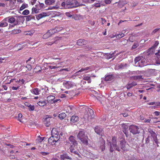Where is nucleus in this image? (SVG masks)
Listing matches in <instances>:
<instances>
[{
    "label": "nucleus",
    "instance_id": "obj_27",
    "mask_svg": "<svg viewBox=\"0 0 160 160\" xmlns=\"http://www.w3.org/2000/svg\"><path fill=\"white\" fill-rule=\"evenodd\" d=\"M52 136H57L58 135L59 132L58 131H57L56 129L55 128H53L52 131Z\"/></svg>",
    "mask_w": 160,
    "mask_h": 160
},
{
    "label": "nucleus",
    "instance_id": "obj_51",
    "mask_svg": "<svg viewBox=\"0 0 160 160\" xmlns=\"http://www.w3.org/2000/svg\"><path fill=\"white\" fill-rule=\"evenodd\" d=\"M83 79L85 80H88L90 79V77L84 75L83 76Z\"/></svg>",
    "mask_w": 160,
    "mask_h": 160
},
{
    "label": "nucleus",
    "instance_id": "obj_13",
    "mask_svg": "<svg viewBox=\"0 0 160 160\" xmlns=\"http://www.w3.org/2000/svg\"><path fill=\"white\" fill-rule=\"evenodd\" d=\"M69 140L71 144L74 145H77L78 144L77 142L75 139V137L72 136H71L69 137Z\"/></svg>",
    "mask_w": 160,
    "mask_h": 160
},
{
    "label": "nucleus",
    "instance_id": "obj_38",
    "mask_svg": "<svg viewBox=\"0 0 160 160\" xmlns=\"http://www.w3.org/2000/svg\"><path fill=\"white\" fill-rule=\"evenodd\" d=\"M66 117V114L65 113L63 112L59 114L58 117L61 119H62Z\"/></svg>",
    "mask_w": 160,
    "mask_h": 160
},
{
    "label": "nucleus",
    "instance_id": "obj_64",
    "mask_svg": "<svg viewBox=\"0 0 160 160\" xmlns=\"http://www.w3.org/2000/svg\"><path fill=\"white\" fill-rule=\"evenodd\" d=\"M10 3L12 4H14L16 2V0H10Z\"/></svg>",
    "mask_w": 160,
    "mask_h": 160
},
{
    "label": "nucleus",
    "instance_id": "obj_39",
    "mask_svg": "<svg viewBox=\"0 0 160 160\" xmlns=\"http://www.w3.org/2000/svg\"><path fill=\"white\" fill-rule=\"evenodd\" d=\"M21 32L20 30L19 29H14V30L12 31V33L13 34H16L19 33Z\"/></svg>",
    "mask_w": 160,
    "mask_h": 160
},
{
    "label": "nucleus",
    "instance_id": "obj_1",
    "mask_svg": "<svg viewBox=\"0 0 160 160\" xmlns=\"http://www.w3.org/2000/svg\"><path fill=\"white\" fill-rule=\"evenodd\" d=\"M7 21L10 24L9 27V28H12L18 24L19 20H20L21 22L24 21V18L22 16H20L16 20L15 18L12 16L9 17L5 18Z\"/></svg>",
    "mask_w": 160,
    "mask_h": 160
},
{
    "label": "nucleus",
    "instance_id": "obj_58",
    "mask_svg": "<svg viewBox=\"0 0 160 160\" xmlns=\"http://www.w3.org/2000/svg\"><path fill=\"white\" fill-rule=\"evenodd\" d=\"M20 86H18L17 87H15L14 86H13L12 88V90H17L20 87Z\"/></svg>",
    "mask_w": 160,
    "mask_h": 160
},
{
    "label": "nucleus",
    "instance_id": "obj_14",
    "mask_svg": "<svg viewBox=\"0 0 160 160\" xmlns=\"http://www.w3.org/2000/svg\"><path fill=\"white\" fill-rule=\"evenodd\" d=\"M79 120L78 116L75 115L72 116L71 118L70 122L72 123H73L77 122Z\"/></svg>",
    "mask_w": 160,
    "mask_h": 160
},
{
    "label": "nucleus",
    "instance_id": "obj_32",
    "mask_svg": "<svg viewBox=\"0 0 160 160\" xmlns=\"http://www.w3.org/2000/svg\"><path fill=\"white\" fill-rule=\"evenodd\" d=\"M61 158L63 160H64L65 159H71V158L70 157H69L67 154H64L61 155Z\"/></svg>",
    "mask_w": 160,
    "mask_h": 160
},
{
    "label": "nucleus",
    "instance_id": "obj_19",
    "mask_svg": "<svg viewBox=\"0 0 160 160\" xmlns=\"http://www.w3.org/2000/svg\"><path fill=\"white\" fill-rule=\"evenodd\" d=\"M122 127L123 129V132L126 134L128 128V124H123L122 125Z\"/></svg>",
    "mask_w": 160,
    "mask_h": 160
},
{
    "label": "nucleus",
    "instance_id": "obj_2",
    "mask_svg": "<svg viewBox=\"0 0 160 160\" xmlns=\"http://www.w3.org/2000/svg\"><path fill=\"white\" fill-rule=\"evenodd\" d=\"M77 138L80 141V143L85 145H88V140H90L87 135H85L84 131H80L77 135Z\"/></svg>",
    "mask_w": 160,
    "mask_h": 160
},
{
    "label": "nucleus",
    "instance_id": "obj_9",
    "mask_svg": "<svg viewBox=\"0 0 160 160\" xmlns=\"http://www.w3.org/2000/svg\"><path fill=\"white\" fill-rule=\"evenodd\" d=\"M41 9L38 4L36 5L32 8V13H37Z\"/></svg>",
    "mask_w": 160,
    "mask_h": 160
},
{
    "label": "nucleus",
    "instance_id": "obj_53",
    "mask_svg": "<svg viewBox=\"0 0 160 160\" xmlns=\"http://www.w3.org/2000/svg\"><path fill=\"white\" fill-rule=\"evenodd\" d=\"M54 139L55 143H56V142H57L59 139L58 135H57V136H54Z\"/></svg>",
    "mask_w": 160,
    "mask_h": 160
},
{
    "label": "nucleus",
    "instance_id": "obj_11",
    "mask_svg": "<svg viewBox=\"0 0 160 160\" xmlns=\"http://www.w3.org/2000/svg\"><path fill=\"white\" fill-rule=\"evenodd\" d=\"M94 131L97 134L102 135L103 129L100 127L97 126L94 128Z\"/></svg>",
    "mask_w": 160,
    "mask_h": 160
},
{
    "label": "nucleus",
    "instance_id": "obj_45",
    "mask_svg": "<svg viewBox=\"0 0 160 160\" xmlns=\"http://www.w3.org/2000/svg\"><path fill=\"white\" fill-rule=\"evenodd\" d=\"M149 132L151 134V135L152 137H155V136H157V134L155 133V132L153 131L152 130H150L149 131Z\"/></svg>",
    "mask_w": 160,
    "mask_h": 160
},
{
    "label": "nucleus",
    "instance_id": "obj_4",
    "mask_svg": "<svg viewBox=\"0 0 160 160\" xmlns=\"http://www.w3.org/2000/svg\"><path fill=\"white\" fill-rule=\"evenodd\" d=\"M139 128L137 126L131 125L129 127L130 132L133 134H136L140 133Z\"/></svg>",
    "mask_w": 160,
    "mask_h": 160
},
{
    "label": "nucleus",
    "instance_id": "obj_42",
    "mask_svg": "<svg viewBox=\"0 0 160 160\" xmlns=\"http://www.w3.org/2000/svg\"><path fill=\"white\" fill-rule=\"evenodd\" d=\"M139 43L138 42H135L132 47V49H133L136 48L139 46Z\"/></svg>",
    "mask_w": 160,
    "mask_h": 160
},
{
    "label": "nucleus",
    "instance_id": "obj_49",
    "mask_svg": "<svg viewBox=\"0 0 160 160\" xmlns=\"http://www.w3.org/2000/svg\"><path fill=\"white\" fill-rule=\"evenodd\" d=\"M142 60V62H140V64H138V66L139 67H142L145 65V61L144 60Z\"/></svg>",
    "mask_w": 160,
    "mask_h": 160
},
{
    "label": "nucleus",
    "instance_id": "obj_35",
    "mask_svg": "<svg viewBox=\"0 0 160 160\" xmlns=\"http://www.w3.org/2000/svg\"><path fill=\"white\" fill-rule=\"evenodd\" d=\"M7 60V58L0 57V64L5 63Z\"/></svg>",
    "mask_w": 160,
    "mask_h": 160
},
{
    "label": "nucleus",
    "instance_id": "obj_43",
    "mask_svg": "<svg viewBox=\"0 0 160 160\" xmlns=\"http://www.w3.org/2000/svg\"><path fill=\"white\" fill-rule=\"evenodd\" d=\"M117 38H120L124 36V34L123 33H121L117 35L116 36Z\"/></svg>",
    "mask_w": 160,
    "mask_h": 160
},
{
    "label": "nucleus",
    "instance_id": "obj_23",
    "mask_svg": "<svg viewBox=\"0 0 160 160\" xmlns=\"http://www.w3.org/2000/svg\"><path fill=\"white\" fill-rule=\"evenodd\" d=\"M48 143L52 145L55 144V143L54 141V137L52 136L48 139Z\"/></svg>",
    "mask_w": 160,
    "mask_h": 160
},
{
    "label": "nucleus",
    "instance_id": "obj_34",
    "mask_svg": "<svg viewBox=\"0 0 160 160\" xmlns=\"http://www.w3.org/2000/svg\"><path fill=\"white\" fill-rule=\"evenodd\" d=\"M91 68V67H86L84 68H82L80 70H79L77 72H83L85 71H87V70H88L90 69Z\"/></svg>",
    "mask_w": 160,
    "mask_h": 160
},
{
    "label": "nucleus",
    "instance_id": "obj_5",
    "mask_svg": "<svg viewBox=\"0 0 160 160\" xmlns=\"http://www.w3.org/2000/svg\"><path fill=\"white\" fill-rule=\"evenodd\" d=\"M52 119V118L48 115H46L43 118V122L46 127H49L51 124Z\"/></svg>",
    "mask_w": 160,
    "mask_h": 160
},
{
    "label": "nucleus",
    "instance_id": "obj_6",
    "mask_svg": "<svg viewBox=\"0 0 160 160\" xmlns=\"http://www.w3.org/2000/svg\"><path fill=\"white\" fill-rule=\"evenodd\" d=\"M120 145L123 151H127L128 150L129 145L124 139L121 141Z\"/></svg>",
    "mask_w": 160,
    "mask_h": 160
},
{
    "label": "nucleus",
    "instance_id": "obj_44",
    "mask_svg": "<svg viewBox=\"0 0 160 160\" xmlns=\"http://www.w3.org/2000/svg\"><path fill=\"white\" fill-rule=\"evenodd\" d=\"M28 107V110L29 111H33L35 108V106L34 105H32L31 104L30 105H29V106Z\"/></svg>",
    "mask_w": 160,
    "mask_h": 160
},
{
    "label": "nucleus",
    "instance_id": "obj_25",
    "mask_svg": "<svg viewBox=\"0 0 160 160\" xmlns=\"http://www.w3.org/2000/svg\"><path fill=\"white\" fill-rule=\"evenodd\" d=\"M113 78V76L112 75H109L106 76L104 78V80L106 81H110L112 80Z\"/></svg>",
    "mask_w": 160,
    "mask_h": 160
},
{
    "label": "nucleus",
    "instance_id": "obj_47",
    "mask_svg": "<svg viewBox=\"0 0 160 160\" xmlns=\"http://www.w3.org/2000/svg\"><path fill=\"white\" fill-rule=\"evenodd\" d=\"M50 36V34H49L48 32L47 33L43 35V39H47Z\"/></svg>",
    "mask_w": 160,
    "mask_h": 160
},
{
    "label": "nucleus",
    "instance_id": "obj_22",
    "mask_svg": "<svg viewBox=\"0 0 160 160\" xmlns=\"http://www.w3.org/2000/svg\"><path fill=\"white\" fill-rule=\"evenodd\" d=\"M137 85V83L135 82H133L131 83L128 84L126 86L127 88L128 89H130L133 86H134Z\"/></svg>",
    "mask_w": 160,
    "mask_h": 160
},
{
    "label": "nucleus",
    "instance_id": "obj_17",
    "mask_svg": "<svg viewBox=\"0 0 160 160\" xmlns=\"http://www.w3.org/2000/svg\"><path fill=\"white\" fill-rule=\"evenodd\" d=\"M35 61L34 59L31 57L26 61V62L27 64H30L32 66L34 64Z\"/></svg>",
    "mask_w": 160,
    "mask_h": 160
},
{
    "label": "nucleus",
    "instance_id": "obj_24",
    "mask_svg": "<svg viewBox=\"0 0 160 160\" xmlns=\"http://www.w3.org/2000/svg\"><path fill=\"white\" fill-rule=\"evenodd\" d=\"M55 2L54 0H45V3L48 5H50L53 4Z\"/></svg>",
    "mask_w": 160,
    "mask_h": 160
},
{
    "label": "nucleus",
    "instance_id": "obj_7",
    "mask_svg": "<svg viewBox=\"0 0 160 160\" xmlns=\"http://www.w3.org/2000/svg\"><path fill=\"white\" fill-rule=\"evenodd\" d=\"M117 138L115 137H112V142L110 144H112L114 149L118 151H120V148L117 146Z\"/></svg>",
    "mask_w": 160,
    "mask_h": 160
},
{
    "label": "nucleus",
    "instance_id": "obj_62",
    "mask_svg": "<svg viewBox=\"0 0 160 160\" xmlns=\"http://www.w3.org/2000/svg\"><path fill=\"white\" fill-rule=\"evenodd\" d=\"M54 43H55V42H49L46 43V44L48 45H51Z\"/></svg>",
    "mask_w": 160,
    "mask_h": 160
},
{
    "label": "nucleus",
    "instance_id": "obj_8",
    "mask_svg": "<svg viewBox=\"0 0 160 160\" xmlns=\"http://www.w3.org/2000/svg\"><path fill=\"white\" fill-rule=\"evenodd\" d=\"M63 84L67 88L69 89L73 86V83L70 81H64Z\"/></svg>",
    "mask_w": 160,
    "mask_h": 160
},
{
    "label": "nucleus",
    "instance_id": "obj_48",
    "mask_svg": "<svg viewBox=\"0 0 160 160\" xmlns=\"http://www.w3.org/2000/svg\"><path fill=\"white\" fill-rule=\"evenodd\" d=\"M32 65H30V64H27L26 68L27 69L29 70H31L32 69Z\"/></svg>",
    "mask_w": 160,
    "mask_h": 160
},
{
    "label": "nucleus",
    "instance_id": "obj_37",
    "mask_svg": "<svg viewBox=\"0 0 160 160\" xmlns=\"http://www.w3.org/2000/svg\"><path fill=\"white\" fill-rule=\"evenodd\" d=\"M43 139L44 138L41 137L40 136H38L36 139V141L37 142H41Z\"/></svg>",
    "mask_w": 160,
    "mask_h": 160
},
{
    "label": "nucleus",
    "instance_id": "obj_63",
    "mask_svg": "<svg viewBox=\"0 0 160 160\" xmlns=\"http://www.w3.org/2000/svg\"><path fill=\"white\" fill-rule=\"evenodd\" d=\"M94 6L96 8H98L100 7V3H95Z\"/></svg>",
    "mask_w": 160,
    "mask_h": 160
},
{
    "label": "nucleus",
    "instance_id": "obj_54",
    "mask_svg": "<svg viewBox=\"0 0 160 160\" xmlns=\"http://www.w3.org/2000/svg\"><path fill=\"white\" fill-rule=\"evenodd\" d=\"M33 32L32 33L31 31H29L28 32H24V34L26 35H32Z\"/></svg>",
    "mask_w": 160,
    "mask_h": 160
},
{
    "label": "nucleus",
    "instance_id": "obj_15",
    "mask_svg": "<svg viewBox=\"0 0 160 160\" xmlns=\"http://www.w3.org/2000/svg\"><path fill=\"white\" fill-rule=\"evenodd\" d=\"M7 19L5 18L1 22H0V27L3 28L8 26V23L7 22Z\"/></svg>",
    "mask_w": 160,
    "mask_h": 160
},
{
    "label": "nucleus",
    "instance_id": "obj_61",
    "mask_svg": "<svg viewBox=\"0 0 160 160\" xmlns=\"http://www.w3.org/2000/svg\"><path fill=\"white\" fill-rule=\"evenodd\" d=\"M66 15L68 17H72V15L69 12H66L65 13Z\"/></svg>",
    "mask_w": 160,
    "mask_h": 160
},
{
    "label": "nucleus",
    "instance_id": "obj_57",
    "mask_svg": "<svg viewBox=\"0 0 160 160\" xmlns=\"http://www.w3.org/2000/svg\"><path fill=\"white\" fill-rule=\"evenodd\" d=\"M22 115L21 113H19L18 115V120L20 122H21V118H22Z\"/></svg>",
    "mask_w": 160,
    "mask_h": 160
},
{
    "label": "nucleus",
    "instance_id": "obj_60",
    "mask_svg": "<svg viewBox=\"0 0 160 160\" xmlns=\"http://www.w3.org/2000/svg\"><path fill=\"white\" fill-rule=\"evenodd\" d=\"M160 28H156L155 29H154L153 31L152 32V34H154L155 33H156L157 32Z\"/></svg>",
    "mask_w": 160,
    "mask_h": 160
},
{
    "label": "nucleus",
    "instance_id": "obj_52",
    "mask_svg": "<svg viewBox=\"0 0 160 160\" xmlns=\"http://www.w3.org/2000/svg\"><path fill=\"white\" fill-rule=\"evenodd\" d=\"M38 5L40 6V7L41 9L45 8V7L43 3L39 2Z\"/></svg>",
    "mask_w": 160,
    "mask_h": 160
},
{
    "label": "nucleus",
    "instance_id": "obj_46",
    "mask_svg": "<svg viewBox=\"0 0 160 160\" xmlns=\"http://www.w3.org/2000/svg\"><path fill=\"white\" fill-rule=\"evenodd\" d=\"M55 30H56V32H58L59 31H61L63 29L62 27H56L55 28Z\"/></svg>",
    "mask_w": 160,
    "mask_h": 160
},
{
    "label": "nucleus",
    "instance_id": "obj_20",
    "mask_svg": "<svg viewBox=\"0 0 160 160\" xmlns=\"http://www.w3.org/2000/svg\"><path fill=\"white\" fill-rule=\"evenodd\" d=\"M55 64L54 62L52 63H48V67L51 69L56 68H58V67L54 65Z\"/></svg>",
    "mask_w": 160,
    "mask_h": 160
},
{
    "label": "nucleus",
    "instance_id": "obj_50",
    "mask_svg": "<svg viewBox=\"0 0 160 160\" xmlns=\"http://www.w3.org/2000/svg\"><path fill=\"white\" fill-rule=\"evenodd\" d=\"M29 12L28 10L26 9L24 10L22 12V14L23 15H27L29 13Z\"/></svg>",
    "mask_w": 160,
    "mask_h": 160
},
{
    "label": "nucleus",
    "instance_id": "obj_55",
    "mask_svg": "<svg viewBox=\"0 0 160 160\" xmlns=\"http://www.w3.org/2000/svg\"><path fill=\"white\" fill-rule=\"evenodd\" d=\"M152 138H153V140L155 141V142L156 144H158V141L157 137V136H155V137H153Z\"/></svg>",
    "mask_w": 160,
    "mask_h": 160
},
{
    "label": "nucleus",
    "instance_id": "obj_36",
    "mask_svg": "<svg viewBox=\"0 0 160 160\" xmlns=\"http://www.w3.org/2000/svg\"><path fill=\"white\" fill-rule=\"evenodd\" d=\"M48 32L51 36L52 35L54 34L55 33H56V30H55V28H52L48 30Z\"/></svg>",
    "mask_w": 160,
    "mask_h": 160
},
{
    "label": "nucleus",
    "instance_id": "obj_3",
    "mask_svg": "<svg viewBox=\"0 0 160 160\" xmlns=\"http://www.w3.org/2000/svg\"><path fill=\"white\" fill-rule=\"evenodd\" d=\"M79 6V3L76 0H70L68 1L66 4V7L68 8H75Z\"/></svg>",
    "mask_w": 160,
    "mask_h": 160
},
{
    "label": "nucleus",
    "instance_id": "obj_30",
    "mask_svg": "<svg viewBox=\"0 0 160 160\" xmlns=\"http://www.w3.org/2000/svg\"><path fill=\"white\" fill-rule=\"evenodd\" d=\"M131 78L134 80H140L142 78V76L141 75H138L132 76L131 77Z\"/></svg>",
    "mask_w": 160,
    "mask_h": 160
},
{
    "label": "nucleus",
    "instance_id": "obj_41",
    "mask_svg": "<svg viewBox=\"0 0 160 160\" xmlns=\"http://www.w3.org/2000/svg\"><path fill=\"white\" fill-rule=\"evenodd\" d=\"M35 17L32 16L31 15H28L27 16L26 20L28 21H30L32 19H35Z\"/></svg>",
    "mask_w": 160,
    "mask_h": 160
},
{
    "label": "nucleus",
    "instance_id": "obj_12",
    "mask_svg": "<svg viewBox=\"0 0 160 160\" xmlns=\"http://www.w3.org/2000/svg\"><path fill=\"white\" fill-rule=\"evenodd\" d=\"M88 111L89 113L88 114V116L87 117L88 119L89 118H94L95 117V115L94 114L93 111L90 108H88Z\"/></svg>",
    "mask_w": 160,
    "mask_h": 160
},
{
    "label": "nucleus",
    "instance_id": "obj_28",
    "mask_svg": "<svg viewBox=\"0 0 160 160\" xmlns=\"http://www.w3.org/2000/svg\"><path fill=\"white\" fill-rule=\"evenodd\" d=\"M105 140L102 139V142L100 145V148L102 150V151H103L105 150Z\"/></svg>",
    "mask_w": 160,
    "mask_h": 160
},
{
    "label": "nucleus",
    "instance_id": "obj_29",
    "mask_svg": "<svg viewBox=\"0 0 160 160\" xmlns=\"http://www.w3.org/2000/svg\"><path fill=\"white\" fill-rule=\"evenodd\" d=\"M55 96L53 95H50L47 97V101L48 102H51L55 99Z\"/></svg>",
    "mask_w": 160,
    "mask_h": 160
},
{
    "label": "nucleus",
    "instance_id": "obj_10",
    "mask_svg": "<svg viewBox=\"0 0 160 160\" xmlns=\"http://www.w3.org/2000/svg\"><path fill=\"white\" fill-rule=\"evenodd\" d=\"M48 14L46 12H42L38 15H36V18L37 20H39L41 18L48 16Z\"/></svg>",
    "mask_w": 160,
    "mask_h": 160
},
{
    "label": "nucleus",
    "instance_id": "obj_31",
    "mask_svg": "<svg viewBox=\"0 0 160 160\" xmlns=\"http://www.w3.org/2000/svg\"><path fill=\"white\" fill-rule=\"evenodd\" d=\"M105 55L107 59H109L112 58L114 56V53H113L110 52L109 53H107Z\"/></svg>",
    "mask_w": 160,
    "mask_h": 160
},
{
    "label": "nucleus",
    "instance_id": "obj_40",
    "mask_svg": "<svg viewBox=\"0 0 160 160\" xmlns=\"http://www.w3.org/2000/svg\"><path fill=\"white\" fill-rule=\"evenodd\" d=\"M127 66V64L125 63L124 64H123L122 63H120L119 64L118 66V68L119 69H123L125 67H126Z\"/></svg>",
    "mask_w": 160,
    "mask_h": 160
},
{
    "label": "nucleus",
    "instance_id": "obj_59",
    "mask_svg": "<svg viewBox=\"0 0 160 160\" xmlns=\"http://www.w3.org/2000/svg\"><path fill=\"white\" fill-rule=\"evenodd\" d=\"M113 145L112 144H110V151L111 152H112L114 150L113 148Z\"/></svg>",
    "mask_w": 160,
    "mask_h": 160
},
{
    "label": "nucleus",
    "instance_id": "obj_18",
    "mask_svg": "<svg viewBox=\"0 0 160 160\" xmlns=\"http://www.w3.org/2000/svg\"><path fill=\"white\" fill-rule=\"evenodd\" d=\"M40 91L41 90L37 88H35L32 89L31 90V92L36 95H38Z\"/></svg>",
    "mask_w": 160,
    "mask_h": 160
},
{
    "label": "nucleus",
    "instance_id": "obj_56",
    "mask_svg": "<svg viewBox=\"0 0 160 160\" xmlns=\"http://www.w3.org/2000/svg\"><path fill=\"white\" fill-rule=\"evenodd\" d=\"M26 8V6L24 4H22L20 8V10L22 11Z\"/></svg>",
    "mask_w": 160,
    "mask_h": 160
},
{
    "label": "nucleus",
    "instance_id": "obj_21",
    "mask_svg": "<svg viewBox=\"0 0 160 160\" xmlns=\"http://www.w3.org/2000/svg\"><path fill=\"white\" fill-rule=\"evenodd\" d=\"M37 104L40 106L43 107L46 105L47 102L45 100L43 101L41 100L38 102Z\"/></svg>",
    "mask_w": 160,
    "mask_h": 160
},
{
    "label": "nucleus",
    "instance_id": "obj_16",
    "mask_svg": "<svg viewBox=\"0 0 160 160\" xmlns=\"http://www.w3.org/2000/svg\"><path fill=\"white\" fill-rule=\"evenodd\" d=\"M77 44L80 46H82L86 44V41L84 39H79L77 41Z\"/></svg>",
    "mask_w": 160,
    "mask_h": 160
},
{
    "label": "nucleus",
    "instance_id": "obj_26",
    "mask_svg": "<svg viewBox=\"0 0 160 160\" xmlns=\"http://www.w3.org/2000/svg\"><path fill=\"white\" fill-rule=\"evenodd\" d=\"M24 81H25L23 79H19V80L15 81V82H14V84H13V85H16L17 84L20 83L19 84L20 85L19 86H20V85H22L24 83Z\"/></svg>",
    "mask_w": 160,
    "mask_h": 160
},
{
    "label": "nucleus",
    "instance_id": "obj_33",
    "mask_svg": "<svg viewBox=\"0 0 160 160\" xmlns=\"http://www.w3.org/2000/svg\"><path fill=\"white\" fill-rule=\"evenodd\" d=\"M142 60H141V57H136L134 59V62L135 63H136L138 62V64H140V62H142Z\"/></svg>",
    "mask_w": 160,
    "mask_h": 160
}]
</instances>
